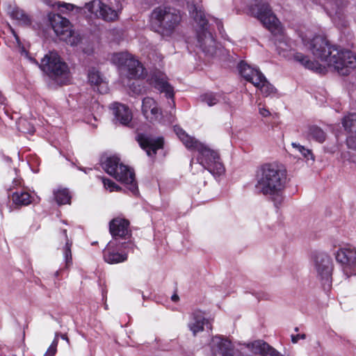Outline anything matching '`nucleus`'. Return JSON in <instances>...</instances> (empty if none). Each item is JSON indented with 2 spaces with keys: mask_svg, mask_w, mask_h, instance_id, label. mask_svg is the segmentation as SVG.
<instances>
[{
  "mask_svg": "<svg viewBox=\"0 0 356 356\" xmlns=\"http://www.w3.org/2000/svg\"><path fill=\"white\" fill-rule=\"evenodd\" d=\"M304 45L312 52L316 60H310L300 52L293 54L295 61L305 68L321 73L325 66L333 67L339 74L348 75L356 68V56L349 50L331 46L322 36L316 35L312 39L307 35L302 37Z\"/></svg>",
  "mask_w": 356,
  "mask_h": 356,
  "instance_id": "f257e3e1",
  "label": "nucleus"
},
{
  "mask_svg": "<svg viewBox=\"0 0 356 356\" xmlns=\"http://www.w3.org/2000/svg\"><path fill=\"white\" fill-rule=\"evenodd\" d=\"M286 182L287 172L283 166L266 163L257 172L255 188L259 193L268 197L277 207L284 200Z\"/></svg>",
  "mask_w": 356,
  "mask_h": 356,
  "instance_id": "f03ea898",
  "label": "nucleus"
},
{
  "mask_svg": "<svg viewBox=\"0 0 356 356\" xmlns=\"http://www.w3.org/2000/svg\"><path fill=\"white\" fill-rule=\"evenodd\" d=\"M175 132L184 146L190 150L198 152L197 161L213 175L220 176L225 172V167L217 152L189 136L180 127H174Z\"/></svg>",
  "mask_w": 356,
  "mask_h": 356,
  "instance_id": "7ed1b4c3",
  "label": "nucleus"
},
{
  "mask_svg": "<svg viewBox=\"0 0 356 356\" xmlns=\"http://www.w3.org/2000/svg\"><path fill=\"white\" fill-rule=\"evenodd\" d=\"M102 166L106 173L127 185L133 194L136 195L138 193L134 172L127 165L120 163L118 157L112 156L102 159Z\"/></svg>",
  "mask_w": 356,
  "mask_h": 356,
  "instance_id": "20e7f679",
  "label": "nucleus"
},
{
  "mask_svg": "<svg viewBox=\"0 0 356 356\" xmlns=\"http://www.w3.org/2000/svg\"><path fill=\"white\" fill-rule=\"evenodd\" d=\"M188 7L190 13L200 26L197 33V46L208 56H217L219 49L212 33L207 29V20L204 13L195 5Z\"/></svg>",
  "mask_w": 356,
  "mask_h": 356,
  "instance_id": "39448f33",
  "label": "nucleus"
},
{
  "mask_svg": "<svg viewBox=\"0 0 356 356\" xmlns=\"http://www.w3.org/2000/svg\"><path fill=\"white\" fill-rule=\"evenodd\" d=\"M151 17L153 22L158 25L163 36L172 35L181 21V15L179 10L165 6L155 8Z\"/></svg>",
  "mask_w": 356,
  "mask_h": 356,
  "instance_id": "423d86ee",
  "label": "nucleus"
},
{
  "mask_svg": "<svg viewBox=\"0 0 356 356\" xmlns=\"http://www.w3.org/2000/svg\"><path fill=\"white\" fill-rule=\"evenodd\" d=\"M40 67L49 77L57 81L64 83L69 79V67L57 52L50 51L46 54L41 60Z\"/></svg>",
  "mask_w": 356,
  "mask_h": 356,
  "instance_id": "0eeeda50",
  "label": "nucleus"
},
{
  "mask_svg": "<svg viewBox=\"0 0 356 356\" xmlns=\"http://www.w3.org/2000/svg\"><path fill=\"white\" fill-rule=\"evenodd\" d=\"M252 15L260 20L272 33L276 35L282 31L280 23L273 13L268 4L263 0H248Z\"/></svg>",
  "mask_w": 356,
  "mask_h": 356,
  "instance_id": "6e6552de",
  "label": "nucleus"
},
{
  "mask_svg": "<svg viewBox=\"0 0 356 356\" xmlns=\"http://www.w3.org/2000/svg\"><path fill=\"white\" fill-rule=\"evenodd\" d=\"M112 61L126 73L129 79H140L145 75V68L141 63L127 52L114 54Z\"/></svg>",
  "mask_w": 356,
  "mask_h": 356,
  "instance_id": "1a4fd4ad",
  "label": "nucleus"
},
{
  "mask_svg": "<svg viewBox=\"0 0 356 356\" xmlns=\"http://www.w3.org/2000/svg\"><path fill=\"white\" fill-rule=\"evenodd\" d=\"M84 8L92 15L105 22H113L119 19L122 6L118 5L116 8H112L100 0H92L86 3Z\"/></svg>",
  "mask_w": 356,
  "mask_h": 356,
  "instance_id": "9d476101",
  "label": "nucleus"
},
{
  "mask_svg": "<svg viewBox=\"0 0 356 356\" xmlns=\"http://www.w3.org/2000/svg\"><path fill=\"white\" fill-rule=\"evenodd\" d=\"M335 258L347 277L356 275V249L354 247L340 248L335 253Z\"/></svg>",
  "mask_w": 356,
  "mask_h": 356,
  "instance_id": "9b49d317",
  "label": "nucleus"
},
{
  "mask_svg": "<svg viewBox=\"0 0 356 356\" xmlns=\"http://www.w3.org/2000/svg\"><path fill=\"white\" fill-rule=\"evenodd\" d=\"M50 22L55 33L60 40L65 41L71 45H75L79 40L74 35L69 20L60 15H53L50 17Z\"/></svg>",
  "mask_w": 356,
  "mask_h": 356,
  "instance_id": "f8f14e48",
  "label": "nucleus"
},
{
  "mask_svg": "<svg viewBox=\"0 0 356 356\" xmlns=\"http://www.w3.org/2000/svg\"><path fill=\"white\" fill-rule=\"evenodd\" d=\"M314 264L317 276L321 280L322 284L330 287L333 270L331 258L326 253L318 252L314 256Z\"/></svg>",
  "mask_w": 356,
  "mask_h": 356,
  "instance_id": "ddd939ff",
  "label": "nucleus"
},
{
  "mask_svg": "<svg viewBox=\"0 0 356 356\" xmlns=\"http://www.w3.org/2000/svg\"><path fill=\"white\" fill-rule=\"evenodd\" d=\"M327 13L337 25L344 26V19L348 15L346 0H325Z\"/></svg>",
  "mask_w": 356,
  "mask_h": 356,
  "instance_id": "4468645a",
  "label": "nucleus"
},
{
  "mask_svg": "<svg viewBox=\"0 0 356 356\" xmlns=\"http://www.w3.org/2000/svg\"><path fill=\"white\" fill-rule=\"evenodd\" d=\"M209 347L213 356H234V354L231 341L222 336L213 337L209 343Z\"/></svg>",
  "mask_w": 356,
  "mask_h": 356,
  "instance_id": "2eb2a0df",
  "label": "nucleus"
},
{
  "mask_svg": "<svg viewBox=\"0 0 356 356\" xmlns=\"http://www.w3.org/2000/svg\"><path fill=\"white\" fill-rule=\"evenodd\" d=\"M140 147L145 149L149 156L156 154V151L161 149L163 145V139L161 137H153L150 135L138 134L136 136Z\"/></svg>",
  "mask_w": 356,
  "mask_h": 356,
  "instance_id": "dca6fc26",
  "label": "nucleus"
},
{
  "mask_svg": "<svg viewBox=\"0 0 356 356\" xmlns=\"http://www.w3.org/2000/svg\"><path fill=\"white\" fill-rule=\"evenodd\" d=\"M247 348L254 355L260 356H284L273 347L263 340H256L250 343L241 345V350Z\"/></svg>",
  "mask_w": 356,
  "mask_h": 356,
  "instance_id": "f3484780",
  "label": "nucleus"
},
{
  "mask_svg": "<svg viewBox=\"0 0 356 356\" xmlns=\"http://www.w3.org/2000/svg\"><path fill=\"white\" fill-rule=\"evenodd\" d=\"M149 81L150 85L154 86L161 92H164L166 97L173 99V88L168 82L165 75L160 72L156 73L152 76Z\"/></svg>",
  "mask_w": 356,
  "mask_h": 356,
  "instance_id": "a211bd4d",
  "label": "nucleus"
},
{
  "mask_svg": "<svg viewBox=\"0 0 356 356\" xmlns=\"http://www.w3.org/2000/svg\"><path fill=\"white\" fill-rule=\"evenodd\" d=\"M142 112L146 119L151 122L158 120L162 114L157 102L149 97L143 99Z\"/></svg>",
  "mask_w": 356,
  "mask_h": 356,
  "instance_id": "6ab92c4d",
  "label": "nucleus"
},
{
  "mask_svg": "<svg viewBox=\"0 0 356 356\" xmlns=\"http://www.w3.org/2000/svg\"><path fill=\"white\" fill-rule=\"evenodd\" d=\"M344 129L350 133L347 138V145L349 148L356 150V113H350L342 120Z\"/></svg>",
  "mask_w": 356,
  "mask_h": 356,
  "instance_id": "aec40b11",
  "label": "nucleus"
},
{
  "mask_svg": "<svg viewBox=\"0 0 356 356\" xmlns=\"http://www.w3.org/2000/svg\"><path fill=\"white\" fill-rule=\"evenodd\" d=\"M104 261L108 264H118L127 259V254L120 253L116 244L110 241L103 251Z\"/></svg>",
  "mask_w": 356,
  "mask_h": 356,
  "instance_id": "412c9836",
  "label": "nucleus"
},
{
  "mask_svg": "<svg viewBox=\"0 0 356 356\" xmlns=\"http://www.w3.org/2000/svg\"><path fill=\"white\" fill-rule=\"evenodd\" d=\"M238 70L241 75L253 85L258 84L259 79L264 75L257 68L252 67L245 61L238 64Z\"/></svg>",
  "mask_w": 356,
  "mask_h": 356,
  "instance_id": "4be33fe9",
  "label": "nucleus"
},
{
  "mask_svg": "<svg viewBox=\"0 0 356 356\" xmlns=\"http://www.w3.org/2000/svg\"><path fill=\"white\" fill-rule=\"evenodd\" d=\"M204 326H207V328H211L209 321L200 312L193 313L188 323V327L193 334L195 336L197 333L202 332Z\"/></svg>",
  "mask_w": 356,
  "mask_h": 356,
  "instance_id": "5701e85b",
  "label": "nucleus"
},
{
  "mask_svg": "<svg viewBox=\"0 0 356 356\" xmlns=\"http://www.w3.org/2000/svg\"><path fill=\"white\" fill-rule=\"evenodd\" d=\"M112 108L115 119L120 124L128 125L131 121L132 113L126 105L115 102L112 104Z\"/></svg>",
  "mask_w": 356,
  "mask_h": 356,
  "instance_id": "b1692460",
  "label": "nucleus"
},
{
  "mask_svg": "<svg viewBox=\"0 0 356 356\" xmlns=\"http://www.w3.org/2000/svg\"><path fill=\"white\" fill-rule=\"evenodd\" d=\"M88 78V82L92 87H94V90L98 91L100 93H105L107 92V83L103 80L97 70L95 69L89 70Z\"/></svg>",
  "mask_w": 356,
  "mask_h": 356,
  "instance_id": "393cba45",
  "label": "nucleus"
},
{
  "mask_svg": "<svg viewBox=\"0 0 356 356\" xmlns=\"http://www.w3.org/2000/svg\"><path fill=\"white\" fill-rule=\"evenodd\" d=\"M11 200L15 207H21L31 204L34 201V197L26 191L19 190L12 193Z\"/></svg>",
  "mask_w": 356,
  "mask_h": 356,
  "instance_id": "a878e982",
  "label": "nucleus"
},
{
  "mask_svg": "<svg viewBox=\"0 0 356 356\" xmlns=\"http://www.w3.org/2000/svg\"><path fill=\"white\" fill-rule=\"evenodd\" d=\"M10 17L17 22V24L21 26H29L32 24L31 16L24 10L15 7L10 12Z\"/></svg>",
  "mask_w": 356,
  "mask_h": 356,
  "instance_id": "bb28decb",
  "label": "nucleus"
},
{
  "mask_svg": "<svg viewBox=\"0 0 356 356\" xmlns=\"http://www.w3.org/2000/svg\"><path fill=\"white\" fill-rule=\"evenodd\" d=\"M129 224H109V231L112 236L116 239L119 238H127L130 236Z\"/></svg>",
  "mask_w": 356,
  "mask_h": 356,
  "instance_id": "cd10ccee",
  "label": "nucleus"
},
{
  "mask_svg": "<svg viewBox=\"0 0 356 356\" xmlns=\"http://www.w3.org/2000/svg\"><path fill=\"white\" fill-rule=\"evenodd\" d=\"M54 196L58 204H66L71 202V195L67 188H57L54 191Z\"/></svg>",
  "mask_w": 356,
  "mask_h": 356,
  "instance_id": "c85d7f7f",
  "label": "nucleus"
},
{
  "mask_svg": "<svg viewBox=\"0 0 356 356\" xmlns=\"http://www.w3.org/2000/svg\"><path fill=\"white\" fill-rule=\"evenodd\" d=\"M258 84L254 86L259 88L261 92L266 97L274 95L276 92V89L270 83L263 75V77L259 79Z\"/></svg>",
  "mask_w": 356,
  "mask_h": 356,
  "instance_id": "c756f323",
  "label": "nucleus"
},
{
  "mask_svg": "<svg viewBox=\"0 0 356 356\" xmlns=\"http://www.w3.org/2000/svg\"><path fill=\"white\" fill-rule=\"evenodd\" d=\"M307 136L312 138L318 143H323L325 140V133L316 126H312L309 127Z\"/></svg>",
  "mask_w": 356,
  "mask_h": 356,
  "instance_id": "7c9ffc66",
  "label": "nucleus"
},
{
  "mask_svg": "<svg viewBox=\"0 0 356 356\" xmlns=\"http://www.w3.org/2000/svg\"><path fill=\"white\" fill-rule=\"evenodd\" d=\"M63 234H65V238H66V243L63 248V256H64L66 266H69L72 264V251H71L72 242L68 239L66 230L63 231Z\"/></svg>",
  "mask_w": 356,
  "mask_h": 356,
  "instance_id": "2f4dec72",
  "label": "nucleus"
},
{
  "mask_svg": "<svg viewBox=\"0 0 356 356\" xmlns=\"http://www.w3.org/2000/svg\"><path fill=\"white\" fill-rule=\"evenodd\" d=\"M291 146L296 151L300 152L307 159H314L312 151L305 146L297 143H292Z\"/></svg>",
  "mask_w": 356,
  "mask_h": 356,
  "instance_id": "473e14b6",
  "label": "nucleus"
},
{
  "mask_svg": "<svg viewBox=\"0 0 356 356\" xmlns=\"http://www.w3.org/2000/svg\"><path fill=\"white\" fill-rule=\"evenodd\" d=\"M200 99L209 106L216 104L219 101L218 96L213 93H205L201 95Z\"/></svg>",
  "mask_w": 356,
  "mask_h": 356,
  "instance_id": "72a5a7b5",
  "label": "nucleus"
},
{
  "mask_svg": "<svg viewBox=\"0 0 356 356\" xmlns=\"http://www.w3.org/2000/svg\"><path fill=\"white\" fill-rule=\"evenodd\" d=\"M60 334L58 332H56L55 337L51 344L47 349V352L43 356H54L56 353V348L58 343V337Z\"/></svg>",
  "mask_w": 356,
  "mask_h": 356,
  "instance_id": "f704fd0d",
  "label": "nucleus"
},
{
  "mask_svg": "<svg viewBox=\"0 0 356 356\" xmlns=\"http://www.w3.org/2000/svg\"><path fill=\"white\" fill-rule=\"evenodd\" d=\"M102 181H103L104 187L106 189H108L111 192L118 191L121 188L119 186H118L115 183H114L111 179H108L106 178H103Z\"/></svg>",
  "mask_w": 356,
  "mask_h": 356,
  "instance_id": "c9c22d12",
  "label": "nucleus"
},
{
  "mask_svg": "<svg viewBox=\"0 0 356 356\" xmlns=\"http://www.w3.org/2000/svg\"><path fill=\"white\" fill-rule=\"evenodd\" d=\"M59 6L63 7L67 10H73L74 9H76L77 13H80L83 10V8L81 7H77L74 4L67 3H59Z\"/></svg>",
  "mask_w": 356,
  "mask_h": 356,
  "instance_id": "e433bc0d",
  "label": "nucleus"
},
{
  "mask_svg": "<svg viewBox=\"0 0 356 356\" xmlns=\"http://www.w3.org/2000/svg\"><path fill=\"white\" fill-rule=\"evenodd\" d=\"M259 107V114L264 118L269 117L270 115V112L268 108L262 106L261 104L258 105Z\"/></svg>",
  "mask_w": 356,
  "mask_h": 356,
  "instance_id": "4c0bfd02",
  "label": "nucleus"
},
{
  "mask_svg": "<svg viewBox=\"0 0 356 356\" xmlns=\"http://www.w3.org/2000/svg\"><path fill=\"white\" fill-rule=\"evenodd\" d=\"M109 222H129V220L126 219V218L120 214L118 216L113 218Z\"/></svg>",
  "mask_w": 356,
  "mask_h": 356,
  "instance_id": "58836bf2",
  "label": "nucleus"
},
{
  "mask_svg": "<svg viewBox=\"0 0 356 356\" xmlns=\"http://www.w3.org/2000/svg\"><path fill=\"white\" fill-rule=\"evenodd\" d=\"M305 338V334H296L291 336V341L293 343H296L300 339H304Z\"/></svg>",
  "mask_w": 356,
  "mask_h": 356,
  "instance_id": "ea45409f",
  "label": "nucleus"
},
{
  "mask_svg": "<svg viewBox=\"0 0 356 356\" xmlns=\"http://www.w3.org/2000/svg\"><path fill=\"white\" fill-rule=\"evenodd\" d=\"M8 27H9V30L10 31L11 33L15 38L17 44H19V38L17 34L16 33V32L15 31V30L13 29V28L11 26L9 25Z\"/></svg>",
  "mask_w": 356,
  "mask_h": 356,
  "instance_id": "a19ab883",
  "label": "nucleus"
},
{
  "mask_svg": "<svg viewBox=\"0 0 356 356\" xmlns=\"http://www.w3.org/2000/svg\"><path fill=\"white\" fill-rule=\"evenodd\" d=\"M277 46V49L280 50H286L284 46H286V44L284 42L280 41L276 44Z\"/></svg>",
  "mask_w": 356,
  "mask_h": 356,
  "instance_id": "79ce46f5",
  "label": "nucleus"
},
{
  "mask_svg": "<svg viewBox=\"0 0 356 356\" xmlns=\"http://www.w3.org/2000/svg\"><path fill=\"white\" fill-rule=\"evenodd\" d=\"M24 132L27 131L29 134H33L35 131V129L33 126L30 125V128L27 129V131L23 130Z\"/></svg>",
  "mask_w": 356,
  "mask_h": 356,
  "instance_id": "37998d69",
  "label": "nucleus"
},
{
  "mask_svg": "<svg viewBox=\"0 0 356 356\" xmlns=\"http://www.w3.org/2000/svg\"><path fill=\"white\" fill-rule=\"evenodd\" d=\"M6 98L3 96L1 92H0V104H5Z\"/></svg>",
  "mask_w": 356,
  "mask_h": 356,
  "instance_id": "c03bdc74",
  "label": "nucleus"
},
{
  "mask_svg": "<svg viewBox=\"0 0 356 356\" xmlns=\"http://www.w3.org/2000/svg\"><path fill=\"white\" fill-rule=\"evenodd\" d=\"M60 337L63 339V340H65L68 343H70V340L69 339L67 338V335L66 334H60Z\"/></svg>",
  "mask_w": 356,
  "mask_h": 356,
  "instance_id": "a18cd8bd",
  "label": "nucleus"
},
{
  "mask_svg": "<svg viewBox=\"0 0 356 356\" xmlns=\"http://www.w3.org/2000/svg\"><path fill=\"white\" fill-rule=\"evenodd\" d=\"M172 300L174 302H176L179 299V296L177 294H175L172 296Z\"/></svg>",
  "mask_w": 356,
  "mask_h": 356,
  "instance_id": "49530a36",
  "label": "nucleus"
},
{
  "mask_svg": "<svg viewBox=\"0 0 356 356\" xmlns=\"http://www.w3.org/2000/svg\"><path fill=\"white\" fill-rule=\"evenodd\" d=\"M13 183L15 184V185H19L20 184V181L19 179H15Z\"/></svg>",
  "mask_w": 356,
  "mask_h": 356,
  "instance_id": "de8ad7c7",
  "label": "nucleus"
},
{
  "mask_svg": "<svg viewBox=\"0 0 356 356\" xmlns=\"http://www.w3.org/2000/svg\"><path fill=\"white\" fill-rule=\"evenodd\" d=\"M26 124H27V122H26V121H22V122H20V126H22V125H25Z\"/></svg>",
  "mask_w": 356,
  "mask_h": 356,
  "instance_id": "09e8293b",
  "label": "nucleus"
}]
</instances>
